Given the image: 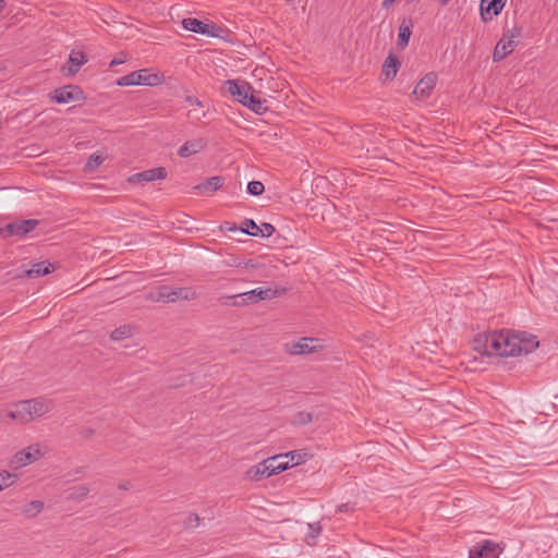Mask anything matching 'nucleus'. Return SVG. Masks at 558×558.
I'll use <instances>...</instances> for the list:
<instances>
[{"label":"nucleus","instance_id":"f257e3e1","mask_svg":"<svg viewBox=\"0 0 558 558\" xmlns=\"http://www.w3.org/2000/svg\"><path fill=\"white\" fill-rule=\"evenodd\" d=\"M538 347L535 336L512 333L508 330L480 333L474 338L473 348L489 356H515L527 354Z\"/></svg>","mask_w":558,"mask_h":558},{"label":"nucleus","instance_id":"f03ea898","mask_svg":"<svg viewBox=\"0 0 558 558\" xmlns=\"http://www.w3.org/2000/svg\"><path fill=\"white\" fill-rule=\"evenodd\" d=\"M51 409V401L44 398H34L22 400L9 405L7 409V416L19 424H26L45 415Z\"/></svg>","mask_w":558,"mask_h":558},{"label":"nucleus","instance_id":"7ed1b4c3","mask_svg":"<svg viewBox=\"0 0 558 558\" xmlns=\"http://www.w3.org/2000/svg\"><path fill=\"white\" fill-rule=\"evenodd\" d=\"M279 295L278 290L271 288H256L251 291L221 298L223 304H229L227 301L233 300V305H245L256 303L262 300H269Z\"/></svg>","mask_w":558,"mask_h":558},{"label":"nucleus","instance_id":"20e7f679","mask_svg":"<svg viewBox=\"0 0 558 558\" xmlns=\"http://www.w3.org/2000/svg\"><path fill=\"white\" fill-rule=\"evenodd\" d=\"M196 292L191 287L171 288L168 286H160L157 289L156 295L151 299L157 302L172 303L178 300H194Z\"/></svg>","mask_w":558,"mask_h":558},{"label":"nucleus","instance_id":"39448f33","mask_svg":"<svg viewBox=\"0 0 558 558\" xmlns=\"http://www.w3.org/2000/svg\"><path fill=\"white\" fill-rule=\"evenodd\" d=\"M160 83V77L158 74L149 73L148 70L143 69L138 71H134L128 75L120 77L117 81V85L119 86H135V85H147L155 86Z\"/></svg>","mask_w":558,"mask_h":558},{"label":"nucleus","instance_id":"423d86ee","mask_svg":"<svg viewBox=\"0 0 558 558\" xmlns=\"http://www.w3.org/2000/svg\"><path fill=\"white\" fill-rule=\"evenodd\" d=\"M38 226L36 219H25L14 221L0 229V233L3 238L9 236H24L33 231Z\"/></svg>","mask_w":558,"mask_h":558},{"label":"nucleus","instance_id":"0eeeda50","mask_svg":"<svg viewBox=\"0 0 558 558\" xmlns=\"http://www.w3.org/2000/svg\"><path fill=\"white\" fill-rule=\"evenodd\" d=\"M84 98L83 90L74 85L57 88L51 96V99L57 104H69L71 101L83 100Z\"/></svg>","mask_w":558,"mask_h":558},{"label":"nucleus","instance_id":"6e6552de","mask_svg":"<svg viewBox=\"0 0 558 558\" xmlns=\"http://www.w3.org/2000/svg\"><path fill=\"white\" fill-rule=\"evenodd\" d=\"M44 451L39 444H33L27 448H24L15 453L13 458V463L17 466H25L33 462L38 461L43 456Z\"/></svg>","mask_w":558,"mask_h":558},{"label":"nucleus","instance_id":"1a4fd4ad","mask_svg":"<svg viewBox=\"0 0 558 558\" xmlns=\"http://www.w3.org/2000/svg\"><path fill=\"white\" fill-rule=\"evenodd\" d=\"M518 45L517 35L505 34L502 38L497 43L493 52L494 62L504 60L510 54Z\"/></svg>","mask_w":558,"mask_h":558},{"label":"nucleus","instance_id":"9d476101","mask_svg":"<svg viewBox=\"0 0 558 558\" xmlns=\"http://www.w3.org/2000/svg\"><path fill=\"white\" fill-rule=\"evenodd\" d=\"M182 27L186 31L211 37H217V31L219 29V27H217L215 24H207L195 17L183 19Z\"/></svg>","mask_w":558,"mask_h":558},{"label":"nucleus","instance_id":"9b49d317","mask_svg":"<svg viewBox=\"0 0 558 558\" xmlns=\"http://www.w3.org/2000/svg\"><path fill=\"white\" fill-rule=\"evenodd\" d=\"M228 93L234 97L240 104H246V99L252 93V86L244 81L228 80L225 82Z\"/></svg>","mask_w":558,"mask_h":558},{"label":"nucleus","instance_id":"f8f14e48","mask_svg":"<svg viewBox=\"0 0 558 558\" xmlns=\"http://www.w3.org/2000/svg\"><path fill=\"white\" fill-rule=\"evenodd\" d=\"M437 76L435 73H428L426 74L415 86L413 94L420 98L424 99L427 98L433 88L436 85Z\"/></svg>","mask_w":558,"mask_h":558},{"label":"nucleus","instance_id":"ddd939ff","mask_svg":"<svg viewBox=\"0 0 558 558\" xmlns=\"http://www.w3.org/2000/svg\"><path fill=\"white\" fill-rule=\"evenodd\" d=\"M167 177V170L163 167L148 169L138 173H135L130 178V182H153L156 180H163Z\"/></svg>","mask_w":558,"mask_h":558},{"label":"nucleus","instance_id":"4468645a","mask_svg":"<svg viewBox=\"0 0 558 558\" xmlns=\"http://www.w3.org/2000/svg\"><path fill=\"white\" fill-rule=\"evenodd\" d=\"M322 349L320 340L315 338H301L292 345V354H307Z\"/></svg>","mask_w":558,"mask_h":558},{"label":"nucleus","instance_id":"2eb2a0df","mask_svg":"<svg viewBox=\"0 0 558 558\" xmlns=\"http://www.w3.org/2000/svg\"><path fill=\"white\" fill-rule=\"evenodd\" d=\"M505 7L504 0H482L481 14L483 20L493 19L497 16Z\"/></svg>","mask_w":558,"mask_h":558},{"label":"nucleus","instance_id":"dca6fc26","mask_svg":"<svg viewBox=\"0 0 558 558\" xmlns=\"http://www.w3.org/2000/svg\"><path fill=\"white\" fill-rule=\"evenodd\" d=\"M54 270V267L49 262H39L33 264V266L29 269L24 270L22 274L19 275L20 278L27 277V278H38L45 275L50 274Z\"/></svg>","mask_w":558,"mask_h":558},{"label":"nucleus","instance_id":"f3484780","mask_svg":"<svg viewBox=\"0 0 558 558\" xmlns=\"http://www.w3.org/2000/svg\"><path fill=\"white\" fill-rule=\"evenodd\" d=\"M207 143L204 138H195L185 142L178 150V155L182 158H187L202 151L206 147Z\"/></svg>","mask_w":558,"mask_h":558},{"label":"nucleus","instance_id":"a211bd4d","mask_svg":"<svg viewBox=\"0 0 558 558\" xmlns=\"http://www.w3.org/2000/svg\"><path fill=\"white\" fill-rule=\"evenodd\" d=\"M469 558H498L496 544L486 541L482 546L471 549Z\"/></svg>","mask_w":558,"mask_h":558},{"label":"nucleus","instance_id":"6ab92c4d","mask_svg":"<svg viewBox=\"0 0 558 558\" xmlns=\"http://www.w3.org/2000/svg\"><path fill=\"white\" fill-rule=\"evenodd\" d=\"M87 62L85 54L82 51H71L69 56L68 75L76 74L81 66Z\"/></svg>","mask_w":558,"mask_h":558},{"label":"nucleus","instance_id":"aec40b11","mask_svg":"<svg viewBox=\"0 0 558 558\" xmlns=\"http://www.w3.org/2000/svg\"><path fill=\"white\" fill-rule=\"evenodd\" d=\"M225 179L216 175L207 178L203 183L194 186V190H198L202 193H213L218 191L223 185Z\"/></svg>","mask_w":558,"mask_h":558},{"label":"nucleus","instance_id":"412c9836","mask_svg":"<svg viewBox=\"0 0 558 558\" xmlns=\"http://www.w3.org/2000/svg\"><path fill=\"white\" fill-rule=\"evenodd\" d=\"M399 66L400 62L398 58L393 54H389L383 64L381 72L385 78L388 81H392L398 73Z\"/></svg>","mask_w":558,"mask_h":558},{"label":"nucleus","instance_id":"4be33fe9","mask_svg":"<svg viewBox=\"0 0 558 558\" xmlns=\"http://www.w3.org/2000/svg\"><path fill=\"white\" fill-rule=\"evenodd\" d=\"M282 454H279L264 460V463L268 466L267 471L270 473V476L289 468V461H282Z\"/></svg>","mask_w":558,"mask_h":558},{"label":"nucleus","instance_id":"5701e85b","mask_svg":"<svg viewBox=\"0 0 558 558\" xmlns=\"http://www.w3.org/2000/svg\"><path fill=\"white\" fill-rule=\"evenodd\" d=\"M243 106L247 107L252 111H254L257 114H263L267 111L268 107L266 105V100L260 99L259 97H256L254 94V90L250 94L248 98L245 101Z\"/></svg>","mask_w":558,"mask_h":558},{"label":"nucleus","instance_id":"b1692460","mask_svg":"<svg viewBox=\"0 0 558 558\" xmlns=\"http://www.w3.org/2000/svg\"><path fill=\"white\" fill-rule=\"evenodd\" d=\"M411 27H412L411 20H409V21L404 20L401 23V25L399 26L398 46L400 48H404V47L408 46L409 40H410V36L412 34Z\"/></svg>","mask_w":558,"mask_h":558},{"label":"nucleus","instance_id":"393cba45","mask_svg":"<svg viewBox=\"0 0 558 558\" xmlns=\"http://www.w3.org/2000/svg\"><path fill=\"white\" fill-rule=\"evenodd\" d=\"M267 468H268V466H266V463H264V461H263V462H260V463H258V464H256V465H253V466L248 470L247 474H248V476H250L252 480H254V481H260V480H263V478H266V477H269V476H270V473L267 471Z\"/></svg>","mask_w":558,"mask_h":558},{"label":"nucleus","instance_id":"a878e982","mask_svg":"<svg viewBox=\"0 0 558 558\" xmlns=\"http://www.w3.org/2000/svg\"><path fill=\"white\" fill-rule=\"evenodd\" d=\"M43 509H44L43 501L33 500L23 507L22 513L26 518H35L36 515H38L41 512Z\"/></svg>","mask_w":558,"mask_h":558},{"label":"nucleus","instance_id":"bb28decb","mask_svg":"<svg viewBox=\"0 0 558 558\" xmlns=\"http://www.w3.org/2000/svg\"><path fill=\"white\" fill-rule=\"evenodd\" d=\"M132 335H133L132 327L129 325H123V326L116 328L111 332L110 339L112 341H120V340L128 339V338L132 337Z\"/></svg>","mask_w":558,"mask_h":558},{"label":"nucleus","instance_id":"cd10ccee","mask_svg":"<svg viewBox=\"0 0 558 558\" xmlns=\"http://www.w3.org/2000/svg\"><path fill=\"white\" fill-rule=\"evenodd\" d=\"M89 493V488L86 486V485H80V486H76V487H73L66 498L69 500H73V501H82L83 499H85L87 497Z\"/></svg>","mask_w":558,"mask_h":558},{"label":"nucleus","instance_id":"c85d7f7f","mask_svg":"<svg viewBox=\"0 0 558 558\" xmlns=\"http://www.w3.org/2000/svg\"><path fill=\"white\" fill-rule=\"evenodd\" d=\"M259 226L253 219H245L240 228V231L251 236H258Z\"/></svg>","mask_w":558,"mask_h":558},{"label":"nucleus","instance_id":"c756f323","mask_svg":"<svg viewBox=\"0 0 558 558\" xmlns=\"http://www.w3.org/2000/svg\"><path fill=\"white\" fill-rule=\"evenodd\" d=\"M17 480L15 474H12L8 471L0 472V490L13 485Z\"/></svg>","mask_w":558,"mask_h":558},{"label":"nucleus","instance_id":"7c9ffc66","mask_svg":"<svg viewBox=\"0 0 558 558\" xmlns=\"http://www.w3.org/2000/svg\"><path fill=\"white\" fill-rule=\"evenodd\" d=\"M313 415L310 412L301 411L293 416L292 423L294 425L304 426L312 422Z\"/></svg>","mask_w":558,"mask_h":558},{"label":"nucleus","instance_id":"2f4dec72","mask_svg":"<svg viewBox=\"0 0 558 558\" xmlns=\"http://www.w3.org/2000/svg\"><path fill=\"white\" fill-rule=\"evenodd\" d=\"M265 186L260 181H251L247 184V193L253 196H259L264 193Z\"/></svg>","mask_w":558,"mask_h":558},{"label":"nucleus","instance_id":"473e14b6","mask_svg":"<svg viewBox=\"0 0 558 558\" xmlns=\"http://www.w3.org/2000/svg\"><path fill=\"white\" fill-rule=\"evenodd\" d=\"M275 227L271 223L264 222L259 226L258 236L269 238L274 234Z\"/></svg>","mask_w":558,"mask_h":558},{"label":"nucleus","instance_id":"72a5a7b5","mask_svg":"<svg viewBox=\"0 0 558 558\" xmlns=\"http://www.w3.org/2000/svg\"><path fill=\"white\" fill-rule=\"evenodd\" d=\"M102 162H104V157H102V156H100V155L94 154V155H92V156L88 158L87 163H86V167H87L89 170H94V169H96L97 167H99Z\"/></svg>","mask_w":558,"mask_h":558},{"label":"nucleus","instance_id":"f704fd0d","mask_svg":"<svg viewBox=\"0 0 558 558\" xmlns=\"http://www.w3.org/2000/svg\"><path fill=\"white\" fill-rule=\"evenodd\" d=\"M322 532V526L318 522L308 523V533L306 535L307 538L315 539Z\"/></svg>","mask_w":558,"mask_h":558},{"label":"nucleus","instance_id":"c9c22d12","mask_svg":"<svg viewBox=\"0 0 558 558\" xmlns=\"http://www.w3.org/2000/svg\"><path fill=\"white\" fill-rule=\"evenodd\" d=\"M199 517L195 513H191L186 519V525L190 527H196L199 524Z\"/></svg>","mask_w":558,"mask_h":558},{"label":"nucleus","instance_id":"e433bc0d","mask_svg":"<svg viewBox=\"0 0 558 558\" xmlns=\"http://www.w3.org/2000/svg\"><path fill=\"white\" fill-rule=\"evenodd\" d=\"M282 458L283 459L290 458V461L292 463L298 464L299 463V459H300V453H298V451H290V452H288L286 454H282Z\"/></svg>","mask_w":558,"mask_h":558},{"label":"nucleus","instance_id":"4c0bfd02","mask_svg":"<svg viewBox=\"0 0 558 558\" xmlns=\"http://www.w3.org/2000/svg\"><path fill=\"white\" fill-rule=\"evenodd\" d=\"M186 102H189L191 106H198V107L203 106L202 101H199L196 97H192V96L186 97Z\"/></svg>","mask_w":558,"mask_h":558},{"label":"nucleus","instance_id":"58836bf2","mask_svg":"<svg viewBox=\"0 0 558 558\" xmlns=\"http://www.w3.org/2000/svg\"><path fill=\"white\" fill-rule=\"evenodd\" d=\"M393 2L395 0H384L381 5L383 8H389Z\"/></svg>","mask_w":558,"mask_h":558},{"label":"nucleus","instance_id":"ea45409f","mask_svg":"<svg viewBox=\"0 0 558 558\" xmlns=\"http://www.w3.org/2000/svg\"><path fill=\"white\" fill-rule=\"evenodd\" d=\"M123 62H124L123 60H120V59H113V60L110 62V66H114V65L121 64V63H123Z\"/></svg>","mask_w":558,"mask_h":558},{"label":"nucleus","instance_id":"a19ab883","mask_svg":"<svg viewBox=\"0 0 558 558\" xmlns=\"http://www.w3.org/2000/svg\"><path fill=\"white\" fill-rule=\"evenodd\" d=\"M93 433H94L93 429H85L84 432H82L83 436H85V437L93 435Z\"/></svg>","mask_w":558,"mask_h":558},{"label":"nucleus","instance_id":"79ce46f5","mask_svg":"<svg viewBox=\"0 0 558 558\" xmlns=\"http://www.w3.org/2000/svg\"><path fill=\"white\" fill-rule=\"evenodd\" d=\"M441 4H447L450 0H438Z\"/></svg>","mask_w":558,"mask_h":558},{"label":"nucleus","instance_id":"37998d69","mask_svg":"<svg viewBox=\"0 0 558 558\" xmlns=\"http://www.w3.org/2000/svg\"><path fill=\"white\" fill-rule=\"evenodd\" d=\"M228 230L235 231V230H238V228L235 226H232V227H229Z\"/></svg>","mask_w":558,"mask_h":558},{"label":"nucleus","instance_id":"c03bdc74","mask_svg":"<svg viewBox=\"0 0 558 558\" xmlns=\"http://www.w3.org/2000/svg\"><path fill=\"white\" fill-rule=\"evenodd\" d=\"M345 507H347V505H341V506L339 507V510H340V511H343V510H345Z\"/></svg>","mask_w":558,"mask_h":558},{"label":"nucleus","instance_id":"a18cd8bd","mask_svg":"<svg viewBox=\"0 0 558 558\" xmlns=\"http://www.w3.org/2000/svg\"><path fill=\"white\" fill-rule=\"evenodd\" d=\"M4 5V0H0V10L3 8Z\"/></svg>","mask_w":558,"mask_h":558},{"label":"nucleus","instance_id":"49530a36","mask_svg":"<svg viewBox=\"0 0 558 558\" xmlns=\"http://www.w3.org/2000/svg\"><path fill=\"white\" fill-rule=\"evenodd\" d=\"M120 489H128L126 485H119Z\"/></svg>","mask_w":558,"mask_h":558}]
</instances>
